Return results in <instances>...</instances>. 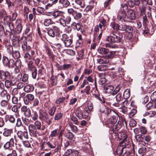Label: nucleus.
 Masks as SVG:
<instances>
[{
  "mask_svg": "<svg viewBox=\"0 0 156 156\" xmlns=\"http://www.w3.org/2000/svg\"><path fill=\"white\" fill-rule=\"evenodd\" d=\"M47 141H44L41 144L40 148L41 150L46 149V148L48 147Z\"/></svg>",
  "mask_w": 156,
  "mask_h": 156,
  "instance_id": "59",
  "label": "nucleus"
},
{
  "mask_svg": "<svg viewBox=\"0 0 156 156\" xmlns=\"http://www.w3.org/2000/svg\"><path fill=\"white\" fill-rule=\"evenodd\" d=\"M16 28V31L17 33H20L22 29V27L21 24V21L19 19H17L15 22Z\"/></svg>",
  "mask_w": 156,
  "mask_h": 156,
  "instance_id": "17",
  "label": "nucleus"
},
{
  "mask_svg": "<svg viewBox=\"0 0 156 156\" xmlns=\"http://www.w3.org/2000/svg\"><path fill=\"white\" fill-rule=\"evenodd\" d=\"M21 66L22 62L20 59H18L15 62V67H16L15 69L17 72L20 71L19 68H21Z\"/></svg>",
  "mask_w": 156,
  "mask_h": 156,
  "instance_id": "24",
  "label": "nucleus"
},
{
  "mask_svg": "<svg viewBox=\"0 0 156 156\" xmlns=\"http://www.w3.org/2000/svg\"><path fill=\"white\" fill-rule=\"evenodd\" d=\"M34 87L33 85H28L24 87V90L26 92H29L32 91L34 89Z\"/></svg>",
  "mask_w": 156,
  "mask_h": 156,
  "instance_id": "32",
  "label": "nucleus"
},
{
  "mask_svg": "<svg viewBox=\"0 0 156 156\" xmlns=\"http://www.w3.org/2000/svg\"><path fill=\"white\" fill-rule=\"evenodd\" d=\"M76 114L77 117L80 119H86L88 115V113L87 111H84L83 112L80 109L76 111Z\"/></svg>",
  "mask_w": 156,
  "mask_h": 156,
  "instance_id": "10",
  "label": "nucleus"
},
{
  "mask_svg": "<svg viewBox=\"0 0 156 156\" xmlns=\"http://www.w3.org/2000/svg\"><path fill=\"white\" fill-rule=\"evenodd\" d=\"M122 37V34L115 32L112 34L111 35H108L106 40L110 43H119L121 41Z\"/></svg>",
  "mask_w": 156,
  "mask_h": 156,
  "instance_id": "3",
  "label": "nucleus"
},
{
  "mask_svg": "<svg viewBox=\"0 0 156 156\" xmlns=\"http://www.w3.org/2000/svg\"><path fill=\"white\" fill-rule=\"evenodd\" d=\"M23 145L26 147L29 148L31 147V144L30 142L27 140H23L22 141Z\"/></svg>",
  "mask_w": 156,
  "mask_h": 156,
  "instance_id": "63",
  "label": "nucleus"
},
{
  "mask_svg": "<svg viewBox=\"0 0 156 156\" xmlns=\"http://www.w3.org/2000/svg\"><path fill=\"white\" fill-rule=\"evenodd\" d=\"M33 120L35 121L36 120L38 117V115L37 111L32 110V114L30 113V116Z\"/></svg>",
  "mask_w": 156,
  "mask_h": 156,
  "instance_id": "33",
  "label": "nucleus"
},
{
  "mask_svg": "<svg viewBox=\"0 0 156 156\" xmlns=\"http://www.w3.org/2000/svg\"><path fill=\"white\" fill-rule=\"evenodd\" d=\"M122 12L119 13L118 15V18L119 17L120 20L122 18L123 19H126V15L125 11H122Z\"/></svg>",
  "mask_w": 156,
  "mask_h": 156,
  "instance_id": "51",
  "label": "nucleus"
},
{
  "mask_svg": "<svg viewBox=\"0 0 156 156\" xmlns=\"http://www.w3.org/2000/svg\"><path fill=\"white\" fill-rule=\"evenodd\" d=\"M150 98L151 100L154 102V108H156V91L154 92L151 94Z\"/></svg>",
  "mask_w": 156,
  "mask_h": 156,
  "instance_id": "35",
  "label": "nucleus"
},
{
  "mask_svg": "<svg viewBox=\"0 0 156 156\" xmlns=\"http://www.w3.org/2000/svg\"><path fill=\"white\" fill-rule=\"evenodd\" d=\"M7 79L9 80L12 84L13 86H14L16 83L17 82V79L16 77H13L12 76H11L10 74V77L8 79Z\"/></svg>",
  "mask_w": 156,
  "mask_h": 156,
  "instance_id": "44",
  "label": "nucleus"
},
{
  "mask_svg": "<svg viewBox=\"0 0 156 156\" xmlns=\"http://www.w3.org/2000/svg\"><path fill=\"white\" fill-rule=\"evenodd\" d=\"M66 99L65 97H60L57 99L55 101V103L59 105L62 103Z\"/></svg>",
  "mask_w": 156,
  "mask_h": 156,
  "instance_id": "56",
  "label": "nucleus"
},
{
  "mask_svg": "<svg viewBox=\"0 0 156 156\" xmlns=\"http://www.w3.org/2000/svg\"><path fill=\"white\" fill-rule=\"evenodd\" d=\"M109 61V59L107 57H103L97 59V62L100 64H107Z\"/></svg>",
  "mask_w": 156,
  "mask_h": 156,
  "instance_id": "25",
  "label": "nucleus"
},
{
  "mask_svg": "<svg viewBox=\"0 0 156 156\" xmlns=\"http://www.w3.org/2000/svg\"><path fill=\"white\" fill-rule=\"evenodd\" d=\"M133 31V29L131 31L129 30L126 32V34H125L124 37L125 38L128 40H130L133 37L132 32Z\"/></svg>",
  "mask_w": 156,
  "mask_h": 156,
  "instance_id": "37",
  "label": "nucleus"
},
{
  "mask_svg": "<svg viewBox=\"0 0 156 156\" xmlns=\"http://www.w3.org/2000/svg\"><path fill=\"white\" fill-rule=\"evenodd\" d=\"M9 33V35L10 37L12 39H14L15 37V32L14 29L10 30V31H8Z\"/></svg>",
  "mask_w": 156,
  "mask_h": 156,
  "instance_id": "54",
  "label": "nucleus"
},
{
  "mask_svg": "<svg viewBox=\"0 0 156 156\" xmlns=\"http://www.w3.org/2000/svg\"><path fill=\"white\" fill-rule=\"evenodd\" d=\"M123 96L125 99H127L129 98L130 96V91L128 89H126L124 92Z\"/></svg>",
  "mask_w": 156,
  "mask_h": 156,
  "instance_id": "50",
  "label": "nucleus"
},
{
  "mask_svg": "<svg viewBox=\"0 0 156 156\" xmlns=\"http://www.w3.org/2000/svg\"><path fill=\"white\" fill-rule=\"evenodd\" d=\"M21 111L26 117L29 118L30 116L31 111L30 108L27 106H23L21 108Z\"/></svg>",
  "mask_w": 156,
  "mask_h": 156,
  "instance_id": "14",
  "label": "nucleus"
},
{
  "mask_svg": "<svg viewBox=\"0 0 156 156\" xmlns=\"http://www.w3.org/2000/svg\"><path fill=\"white\" fill-rule=\"evenodd\" d=\"M34 99V96L33 95L28 94L26 95L24 98L23 100L26 105H28Z\"/></svg>",
  "mask_w": 156,
  "mask_h": 156,
  "instance_id": "16",
  "label": "nucleus"
},
{
  "mask_svg": "<svg viewBox=\"0 0 156 156\" xmlns=\"http://www.w3.org/2000/svg\"><path fill=\"white\" fill-rule=\"evenodd\" d=\"M67 12L69 14H71L73 16L76 13V11L73 8H70L68 9Z\"/></svg>",
  "mask_w": 156,
  "mask_h": 156,
  "instance_id": "55",
  "label": "nucleus"
},
{
  "mask_svg": "<svg viewBox=\"0 0 156 156\" xmlns=\"http://www.w3.org/2000/svg\"><path fill=\"white\" fill-rule=\"evenodd\" d=\"M7 52L10 54L11 55L12 57L15 58H17L20 57V54L18 50H14L13 47L10 45L7 48Z\"/></svg>",
  "mask_w": 156,
  "mask_h": 156,
  "instance_id": "7",
  "label": "nucleus"
},
{
  "mask_svg": "<svg viewBox=\"0 0 156 156\" xmlns=\"http://www.w3.org/2000/svg\"><path fill=\"white\" fill-rule=\"evenodd\" d=\"M118 118L117 115L115 113V115L111 117L108 123V127L112 128V131L115 133L122 127V123L121 121H118L117 123Z\"/></svg>",
  "mask_w": 156,
  "mask_h": 156,
  "instance_id": "1",
  "label": "nucleus"
},
{
  "mask_svg": "<svg viewBox=\"0 0 156 156\" xmlns=\"http://www.w3.org/2000/svg\"><path fill=\"white\" fill-rule=\"evenodd\" d=\"M124 147L121 146H119L117 148L116 150V154L117 155L120 156L123 153V151Z\"/></svg>",
  "mask_w": 156,
  "mask_h": 156,
  "instance_id": "47",
  "label": "nucleus"
},
{
  "mask_svg": "<svg viewBox=\"0 0 156 156\" xmlns=\"http://www.w3.org/2000/svg\"><path fill=\"white\" fill-rule=\"evenodd\" d=\"M100 112L104 114L105 116H108L110 114L114 113V112L109 108L105 106L101 107L100 109Z\"/></svg>",
  "mask_w": 156,
  "mask_h": 156,
  "instance_id": "12",
  "label": "nucleus"
},
{
  "mask_svg": "<svg viewBox=\"0 0 156 156\" xmlns=\"http://www.w3.org/2000/svg\"><path fill=\"white\" fill-rule=\"evenodd\" d=\"M17 136H14L15 144L19 145L22 141L28 138V133L26 131L19 130L17 133Z\"/></svg>",
  "mask_w": 156,
  "mask_h": 156,
  "instance_id": "4",
  "label": "nucleus"
},
{
  "mask_svg": "<svg viewBox=\"0 0 156 156\" xmlns=\"http://www.w3.org/2000/svg\"><path fill=\"white\" fill-rule=\"evenodd\" d=\"M4 25L6 31H9V30H10L14 29L13 24L12 22Z\"/></svg>",
  "mask_w": 156,
  "mask_h": 156,
  "instance_id": "31",
  "label": "nucleus"
},
{
  "mask_svg": "<svg viewBox=\"0 0 156 156\" xmlns=\"http://www.w3.org/2000/svg\"><path fill=\"white\" fill-rule=\"evenodd\" d=\"M11 22V17L9 16H5L3 18V23L4 25Z\"/></svg>",
  "mask_w": 156,
  "mask_h": 156,
  "instance_id": "41",
  "label": "nucleus"
},
{
  "mask_svg": "<svg viewBox=\"0 0 156 156\" xmlns=\"http://www.w3.org/2000/svg\"><path fill=\"white\" fill-rule=\"evenodd\" d=\"M28 129L30 133L35 136L37 131V129L33 124H30L28 126Z\"/></svg>",
  "mask_w": 156,
  "mask_h": 156,
  "instance_id": "23",
  "label": "nucleus"
},
{
  "mask_svg": "<svg viewBox=\"0 0 156 156\" xmlns=\"http://www.w3.org/2000/svg\"><path fill=\"white\" fill-rule=\"evenodd\" d=\"M22 48L24 53H26L24 55V58L26 61H28L31 59H34L35 51L31 49V48L30 46H27V42L26 41H23L22 42Z\"/></svg>",
  "mask_w": 156,
  "mask_h": 156,
  "instance_id": "2",
  "label": "nucleus"
},
{
  "mask_svg": "<svg viewBox=\"0 0 156 156\" xmlns=\"http://www.w3.org/2000/svg\"><path fill=\"white\" fill-rule=\"evenodd\" d=\"M58 2L59 4L64 7H66L70 4L68 0H59Z\"/></svg>",
  "mask_w": 156,
  "mask_h": 156,
  "instance_id": "28",
  "label": "nucleus"
},
{
  "mask_svg": "<svg viewBox=\"0 0 156 156\" xmlns=\"http://www.w3.org/2000/svg\"><path fill=\"white\" fill-rule=\"evenodd\" d=\"M131 108L130 110V112H129V118H132L133 117L136 113V110L135 109Z\"/></svg>",
  "mask_w": 156,
  "mask_h": 156,
  "instance_id": "52",
  "label": "nucleus"
},
{
  "mask_svg": "<svg viewBox=\"0 0 156 156\" xmlns=\"http://www.w3.org/2000/svg\"><path fill=\"white\" fill-rule=\"evenodd\" d=\"M12 132V129H6L3 133V135L5 136H10Z\"/></svg>",
  "mask_w": 156,
  "mask_h": 156,
  "instance_id": "45",
  "label": "nucleus"
},
{
  "mask_svg": "<svg viewBox=\"0 0 156 156\" xmlns=\"http://www.w3.org/2000/svg\"><path fill=\"white\" fill-rule=\"evenodd\" d=\"M56 36L57 37H59L61 40L63 41L65 47H68L71 45L72 41L71 37L66 34H64L61 35L58 34L56 35Z\"/></svg>",
  "mask_w": 156,
  "mask_h": 156,
  "instance_id": "5",
  "label": "nucleus"
},
{
  "mask_svg": "<svg viewBox=\"0 0 156 156\" xmlns=\"http://www.w3.org/2000/svg\"><path fill=\"white\" fill-rule=\"evenodd\" d=\"M98 52L100 54L105 56H106L109 52L108 49L102 47H99L98 48Z\"/></svg>",
  "mask_w": 156,
  "mask_h": 156,
  "instance_id": "18",
  "label": "nucleus"
},
{
  "mask_svg": "<svg viewBox=\"0 0 156 156\" xmlns=\"http://www.w3.org/2000/svg\"><path fill=\"white\" fill-rule=\"evenodd\" d=\"M107 68L106 65H103L98 66L97 69L98 70L100 71H104L106 70Z\"/></svg>",
  "mask_w": 156,
  "mask_h": 156,
  "instance_id": "49",
  "label": "nucleus"
},
{
  "mask_svg": "<svg viewBox=\"0 0 156 156\" xmlns=\"http://www.w3.org/2000/svg\"><path fill=\"white\" fill-rule=\"evenodd\" d=\"M62 114L61 112L56 114L54 117V120L55 121L60 120L62 118Z\"/></svg>",
  "mask_w": 156,
  "mask_h": 156,
  "instance_id": "53",
  "label": "nucleus"
},
{
  "mask_svg": "<svg viewBox=\"0 0 156 156\" xmlns=\"http://www.w3.org/2000/svg\"><path fill=\"white\" fill-rule=\"evenodd\" d=\"M59 129H57L51 131L49 137H56L58 134Z\"/></svg>",
  "mask_w": 156,
  "mask_h": 156,
  "instance_id": "29",
  "label": "nucleus"
},
{
  "mask_svg": "<svg viewBox=\"0 0 156 156\" xmlns=\"http://www.w3.org/2000/svg\"><path fill=\"white\" fill-rule=\"evenodd\" d=\"M104 92L107 94H112L114 89V87L112 85H105L104 87Z\"/></svg>",
  "mask_w": 156,
  "mask_h": 156,
  "instance_id": "19",
  "label": "nucleus"
},
{
  "mask_svg": "<svg viewBox=\"0 0 156 156\" xmlns=\"http://www.w3.org/2000/svg\"><path fill=\"white\" fill-rule=\"evenodd\" d=\"M7 119L11 123H13L15 122V119L13 116L12 115H7Z\"/></svg>",
  "mask_w": 156,
  "mask_h": 156,
  "instance_id": "61",
  "label": "nucleus"
},
{
  "mask_svg": "<svg viewBox=\"0 0 156 156\" xmlns=\"http://www.w3.org/2000/svg\"><path fill=\"white\" fill-rule=\"evenodd\" d=\"M121 107H129L130 103L127 100H125L124 101L122 102Z\"/></svg>",
  "mask_w": 156,
  "mask_h": 156,
  "instance_id": "60",
  "label": "nucleus"
},
{
  "mask_svg": "<svg viewBox=\"0 0 156 156\" xmlns=\"http://www.w3.org/2000/svg\"><path fill=\"white\" fill-rule=\"evenodd\" d=\"M126 138L127 136L125 134L123 137H122L121 139L122 140H123V141L120 143L119 144L120 146L124 147V148H125V147L128 146L129 144V142L126 141Z\"/></svg>",
  "mask_w": 156,
  "mask_h": 156,
  "instance_id": "22",
  "label": "nucleus"
},
{
  "mask_svg": "<svg viewBox=\"0 0 156 156\" xmlns=\"http://www.w3.org/2000/svg\"><path fill=\"white\" fill-rule=\"evenodd\" d=\"M6 67L9 69H13L15 67V61L12 59H10Z\"/></svg>",
  "mask_w": 156,
  "mask_h": 156,
  "instance_id": "30",
  "label": "nucleus"
},
{
  "mask_svg": "<svg viewBox=\"0 0 156 156\" xmlns=\"http://www.w3.org/2000/svg\"><path fill=\"white\" fill-rule=\"evenodd\" d=\"M58 2V0H54V1L51 3H48L45 6V9H48L50 7H52L53 5H55Z\"/></svg>",
  "mask_w": 156,
  "mask_h": 156,
  "instance_id": "46",
  "label": "nucleus"
},
{
  "mask_svg": "<svg viewBox=\"0 0 156 156\" xmlns=\"http://www.w3.org/2000/svg\"><path fill=\"white\" fill-rule=\"evenodd\" d=\"M10 77V73L8 71L0 70V80L4 81Z\"/></svg>",
  "mask_w": 156,
  "mask_h": 156,
  "instance_id": "15",
  "label": "nucleus"
},
{
  "mask_svg": "<svg viewBox=\"0 0 156 156\" xmlns=\"http://www.w3.org/2000/svg\"><path fill=\"white\" fill-rule=\"evenodd\" d=\"M143 34L145 36H148L151 34L149 32L148 28L146 26L145 27L144 29L143 30Z\"/></svg>",
  "mask_w": 156,
  "mask_h": 156,
  "instance_id": "58",
  "label": "nucleus"
},
{
  "mask_svg": "<svg viewBox=\"0 0 156 156\" xmlns=\"http://www.w3.org/2000/svg\"><path fill=\"white\" fill-rule=\"evenodd\" d=\"M119 30L121 31L127 32L129 30L131 31L132 30V27L130 26L123 24L119 25Z\"/></svg>",
  "mask_w": 156,
  "mask_h": 156,
  "instance_id": "20",
  "label": "nucleus"
},
{
  "mask_svg": "<svg viewBox=\"0 0 156 156\" xmlns=\"http://www.w3.org/2000/svg\"><path fill=\"white\" fill-rule=\"evenodd\" d=\"M144 14L145 15L147 16L148 17L151 16V8L149 6H146V11Z\"/></svg>",
  "mask_w": 156,
  "mask_h": 156,
  "instance_id": "43",
  "label": "nucleus"
},
{
  "mask_svg": "<svg viewBox=\"0 0 156 156\" xmlns=\"http://www.w3.org/2000/svg\"><path fill=\"white\" fill-rule=\"evenodd\" d=\"M51 15L53 16L54 19H55L58 17L61 16L62 12L59 11H55L51 13Z\"/></svg>",
  "mask_w": 156,
  "mask_h": 156,
  "instance_id": "42",
  "label": "nucleus"
},
{
  "mask_svg": "<svg viewBox=\"0 0 156 156\" xmlns=\"http://www.w3.org/2000/svg\"><path fill=\"white\" fill-rule=\"evenodd\" d=\"M1 96L3 98L6 97V100L9 101L10 98V95L7 93V91L5 90H3L0 93Z\"/></svg>",
  "mask_w": 156,
  "mask_h": 156,
  "instance_id": "26",
  "label": "nucleus"
},
{
  "mask_svg": "<svg viewBox=\"0 0 156 156\" xmlns=\"http://www.w3.org/2000/svg\"><path fill=\"white\" fill-rule=\"evenodd\" d=\"M28 66V70L30 71L32 73V77L34 79H36L37 75V70L33 65V62L31 61H29Z\"/></svg>",
  "mask_w": 156,
  "mask_h": 156,
  "instance_id": "9",
  "label": "nucleus"
},
{
  "mask_svg": "<svg viewBox=\"0 0 156 156\" xmlns=\"http://www.w3.org/2000/svg\"><path fill=\"white\" fill-rule=\"evenodd\" d=\"M64 136L65 137L71 140L74 141L75 140L74 135L73 133L70 132H68L67 133H66Z\"/></svg>",
  "mask_w": 156,
  "mask_h": 156,
  "instance_id": "27",
  "label": "nucleus"
},
{
  "mask_svg": "<svg viewBox=\"0 0 156 156\" xmlns=\"http://www.w3.org/2000/svg\"><path fill=\"white\" fill-rule=\"evenodd\" d=\"M127 18L131 20H134L136 18V16L134 11L131 9H129L127 11Z\"/></svg>",
  "mask_w": 156,
  "mask_h": 156,
  "instance_id": "21",
  "label": "nucleus"
},
{
  "mask_svg": "<svg viewBox=\"0 0 156 156\" xmlns=\"http://www.w3.org/2000/svg\"><path fill=\"white\" fill-rule=\"evenodd\" d=\"M71 20V18L69 16H67L66 17L60 18L58 20L57 22L59 23L63 27H66L67 24L70 23Z\"/></svg>",
  "mask_w": 156,
  "mask_h": 156,
  "instance_id": "8",
  "label": "nucleus"
},
{
  "mask_svg": "<svg viewBox=\"0 0 156 156\" xmlns=\"http://www.w3.org/2000/svg\"><path fill=\"white\" fill-rule=\"evenodd\" d=\"M59 31V29L57 27L53 26L52 28H48V29L47 33L50 36L54 37L55 36V33L58 32Z\"/></svg>",
  "mask_w": 156,
  "mask_h": 156,
  "instance_id": "11",
  "label": "nucleus"
},
{
  "mask_svg": "<svg viewBox=\"0 0 156 156\" xmlns=\"http://www.w3.org/2000/svg\"><path fill=\"white\" fill-rule=\"evenodd\" d=\"M109 52L106 56H107V57L108 58V59L113 58L115 55L116 52L115 51H110L109 50Z\"/></svg>",
  "mask_w": 156,
  "mask_h": 156,
  "instance_id": "38",
  "label": "nucleus"
},
{
  "mask_svg": "<svg viewBox=\"0 0 156 156\" xmlns=\"http://www.w3.org/2000/svg\"><path fill=\"white\" fill-rule=\"evenodd\" d=\"M110 25L114 30L117 31L119 30V25L114 22H111Z\"/></svg>",
  "mask_w": 156,
  "mask_h": 156,
  "instance_id": "36",
  "label": "nucleus"
},
{
  "mask_svg": "<svg viewBox=\"0 0 156 156\" xmlns=\"http://www.w3.org/2000/svg\"><path fill=\"white\" fill-rule=\"evenodd\" d=\"M39 118L48 125H50L51 122V119L49 118V115L45 112L43 113L40 112Z\"/></svg>",
  "mask_w": 156,
  "mask_h": 156,
  "instance_id": "6",
  "label": "nucleus"
},
{
  "mask_svg": "<svg viewBox=\"0 0 156 156\" xmlns=\"http://www.w3.org/2000/svg\"><path fill=\"white\" fill-rule=\"evenodd\" d=\"M28 78V75L26 74H24L21 78L22 81L24 82H27Z\"/></svg>",
  "mask_w": 156,
  "mask_h": 156,
  "instance_id": "64",
  "label": "nucleus"
},
{
  "mask_svg": "<svg viewBox=\"0 0 156 156\" xmlns=\"http://www.w3.org/2000/svg\"><path fill=\"white\" fill-rule=\"evenodd\" d=\"M36 128L37 129H40L41 126V122L39 121H36L34 125Z\"/></svg>",
  "mask_w": 156,
  "mask_h": 156,
  "instance_id": "62",
  "label": "nucleus"
},
{
  "mask_svg": "<svg viewBox=\"0 0 156 156\" xmlns=\"http://www.w3.org/2000/svg\"><path fill=\"white\" fill-rule=\"evenodd\" d=\"M9 59L5 56H4L2 58V62L4 65L6 67V66L8 63Z\"/></svg>",
  "mask_w": 156,
  "mask_h": 156,
  "instance_id": "57",
  "label": "nucleus"
},
{
  "mask_svg": "<svg viewBox=\"0 0 156 156\" xmlns=\"http://www.w3.org/2000/svg\"><path fill=\"white\" fill-rule=\"evenodd\" d=\"M106 82V79L104 77L101 76H99L98 83L100 84H103L105 83Z\"/></svg>",
  "mask_w": 156,
  "mask_h": 156,
  "instance_id": "48",
  "label": "nucleus"
},
{
  "mask_svg": "<svg viewBox=\"0 0 156 156\" xmlns=\"http://www.w3.org/2000/svg\"><path fill=\"white\" fill-rule=\"evenodd\" d=\"M54 23V22L52 21V20L49 19H45L43 22L44 24L46 26H49Z\"/></svg>",
  "mask_w": 156,
  "mask_h": 156,
  "instance_id": "40",
  "label": "nucleus"
},
{
  "mask_svg": "<svg viewBox=\"0 0 156 156\" xmlns=\"http://www.w3.org/2000/svg\"><path fill=\"white\" fill-rule=\"evenodd\" d=\"M52 44L56 48L59 49L62 47V45L58 41V40L57 39H56L53 41Z\"/></svg>",
  "mask_w": 156,
  "mask_h": 156,
  "instance_id": "39",
  "label": "nucleus"
},
{
  "mask_svg": "<svg viewBox=\"0 0 156 156\" xmlns=\"http://www.w3.org/2000/svg\"><path fill=\"white\" fill-rule=\"evenodd\" d=\"M75 2L76 5L81 8H83L85 6V2L83 0H75Z\"/></svg>",
  "mask_w": 156,
  "mask_h": 156,
  "instance_id": "34",
  "label": "nucleus"
},
{
  "mask_svg": "<svg viewBox=\"0 0 156 156\" xmlns=\"http://www.w3.org/2000/svg\"><path fill=\"white\" fill-rule=\"evenodd\" d=\"M115 97V100L116 102L113 103V105L117 107H119L120 106L122 103V97L121 93H119Z\"/></svg>",
  "mask_w": 156,
  "mask_h": 156,
  "instance_id": "13",
  "label": "nucleus"
}]
</instances>
